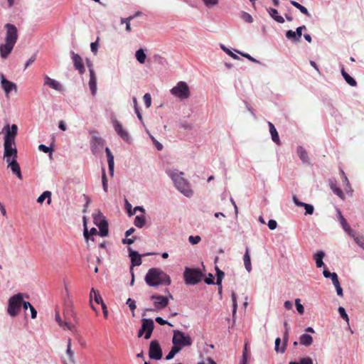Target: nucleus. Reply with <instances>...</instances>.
I'll return each instance as SVG.
<instances>
[{
	"mask_svg": "<svg viewBox=\"0 0 364 364\" xmlns=\"http://www.w3.org/2000/svg\"><path fill=\"white\" fill-rule=\"evenodd\" d=\"M207 7H213L218 4L219 0H203Z\"/></svg>",
	"mask_w": 364,
	"mask_h": 364,
	"instance_id": "nucleus-61",
	"label": "nucleus"
},
{
	"mask_svg": "<svg viewBox=\"0 0 364 364\" xmlns=\"http://www.w3.org/2000/svg\"><path fill=\"white\" fill-rule=\"evenodd\" d=\"M325 257V252L322 250L317 252L314 255V258L316 262V265L318 268H321L322 267H325L324 263L323 262V259Z\"/></svg>",
	"mask_w": 364,
	"mask_h": 364,
	"instance_id": "nucleus-26",
	"label": "nucleus"
},
{
	"mask_svg": "<svg viewBox=\"0 0 364 364\" xmlns=\"http://www.w3.org/2000/svg\"><path fill=\"white\" fill-rule=\"evenodd\" d=\"M289 364H313V360L311 358H301L299 362H290Z\"/></svg>",
	"mask_w": 364,
	"mask_h": 364,
	"instance_id": "nucleus-53",
	"label": "nucleus"
},
{
	"mask_svg": "<svg viewBox=\"0 0 364 364\" xmlns=\"http://www.w3.org/2000/svg\"><path fill=\"white\" fill-rule=\"evenodd\" d=\"M132 101H133V104H134V112L136 114L137 118L139 119V120L141 123H143V118H142V115H141V114L140 112V109H139V107L138 104H137L136 97H134L132 98Z\"/></svg>",
	"mask_w": 364,
	"mask_h": 364,
	"instance_id": "nucleus-40",
	"label": "nucleus"
},
{
	"mask_svg": "<svg viewBox=\"0 0 364 364\" xmlns=\"http://www.w3.org/2000/svg\"><path fill=\"white\" fill-rule=\"evenodd\" d=\"M231 297H232V318H233V321H235V314H236V311H237V296H236V294L235 291L232 292Z\"/></svg>",
	"mask_w": 364,
	"mask_h": 364,
	"instance_id": "nucleus-41",
	"label": "nucleus"
},
{
	"mask_svg": "<svg viewBox=\"0 0 364 364\" xmlns=\"http://www.w3.org/2000/svg\"><path fill=\"white\" fill-rule=\"evenodd\" d=\"M215 271L217 276L215 284L217 285H220V283H222L223 279L224 277V272L222 270H220L218 267H215Z\"/></svg>",
	"mask_w": 364,
	"mask_h": 364,
	"instance_id": "nucleus-46",
	"label": "nucleus"
},
{
	"mask_svg": "<svg viewBox=\"0 0 364 364\" xmlns=\"http://www.w3.org/2000/svg\"><path fill=\"white\" fill-rule=\"evenodd\" d=\"M82 196H83V198H84V199H85V205H84L82 212H83V213H86V212H87V208H88V206H89L90 203H91V200H90V198L87 196H86L85 194H83V195H82Z\"/></svg>",
	"mask_w": 364,
	"mask_h": 364,
	"instance_id": "nucleus-62",
	"label": "nucleus"
},
{
	"mask_svg": "<svg viewBox=\"0 0 364 364\" xmlns=\"http://www.w3.org/2000/svg\"><path fill=\"white\" fill-rule=\"evenodd\" d=\"M313 343V338L311 336L304 333L300 336V343L305 346H309Z\"/></svg>",
	"mask_w": 364,
	"mask_h": 364,
	"instance_id": "nucleus-31",
	"label": "nucleus"
},
{
	"mask_svg": "<svg viewBox=\"0 0 364 364\" xmlns=\"http://www.w3.org/2000/svg\"><path fill=\"white\" fill-rule=\"evenodd\" d=\"M333 284L334 285V287L336 289L337 294L340 296H343V289L341 287L338 279H336L334 282H333Z\"/></svg>",
	"mask_w": 364,
	"mask_h": 364,
	"instance_id": "nucleus-52",
	"label": "nucleus"
},
{
	"mask_svg": "<svg viewBox=\"0 0 364 364\" xmlns=\"http://www.w3.org/2000/svg\"><path fill=\"white\" fill-rule=\"evenodd\" d=\"M128 250L129 252V257H130L132 262L131 271H132L133 267L139 266L141 264V258L138 252L132 250L131 247H128Z\"/></svg>",
	"mask_w": 364,
	"mask_h": 364,
	"instance_id": "nucleus-20",
	"label": "nucleus"
},
{
	"mask_svg": "<svg viewBox=\"0 0 364 364\" xmlns=\"http://www.w3.org/2000/svg\"><path fill=\"white\" fill-rule=\"evenodd\" d=\"M330 188L331 191L337 195L339 198H343L344 194L343 191L337 186L336 183L333 181H330Z\"/></svg>",
	"mask_w": 364,
	"mask_h": 364,
	"instance_id": "nucleus-35",
	"label": "nucleus"
},
{
	"mask_svg": "<svg viewBox=\"0 0 364 364\" xmlns=\"http://www.w3.org/2000/svg\"><path fill=\"white\" fill-rule=\"evenodd\" d=\"M135 57L139 63L143 64L145 62L146 55L144 53V50L142 48H140L136 51Z\"/></svg>",
	"mask_w": 364,
	"mask_h": 364,
	"instance_id": "nucleus-36",
	"label": "nucleus"
},
{
	"mask_svg": "<svg viewBox=\"0 0 364 364\" xmlns=\"http://www.w3.org/2000/svg\"><path fill=\"white\" fill-rule=\"evenodd\" d=\"M8 163V166L10 167L13 173H14L19 179H22V174L19 164H18L16 159H12Z\"/></svg>",
	"mask_w": 364,
	"mask_h": 364,
	"instance_id": "nucleus-22",
	"label": "nucleus"
},
{
	"mask_svg": "<svg viewBox=\"0 0 364 364\" xmlns=\"http://www.w3.org/2000/svg\"><path fill=\"white\" fill-rule=\"evenodd\" d=\"M149 136H150L151 141H153L154 144L155 145L156 148L159 151L162 150L163 145L160 142H159L152 135L149 134Z\"/></svg>",
	"mask_w": 364,
	"mask_h": 364,
	"instance_id": "nucleus-63",
	"label": "nucleus"
},
{
	"mask_svg": "<svg viewBox=\"0 0 364 364\" xmlns=\"http://www.w3.org/2000/svg\"><path fill=\"white\" fill-rule=\"evenodd\" d=\"M323 274L324 277H326V278H331L332 283L338 279L336 273L331 272L328 270H327L326 268L323 271Z\"/></svg>",
	"mask_w": 364,
	"mask_h": 364,
	"instance_id": "nucleus-42",
	"label": "nucleus"
},
{
	"mask_svg": "<svg viewBox=\"0 0 364 364\" xmlns=\"http://www.w3.org/2000/svg\"><path fill=\"white\" fill-rule=\"evenodd\" d=\"M183 277L186 284L188 285H195L200 282L203 274L198 269L186 267Z\"/></svg>",
	"mask_w": 364,
	"mask_h": 364,
	"instance_id": "nucleus-5",
	"label": "nucleus"
},
{
	"mask_svg": "<svg viewBox=\"0 0 364 364\" xmlns=\"http://www.w3.org/2000/svg\"><path fill=\"white\" fill-rule=\"evenodd\" d=\"M23 299V294L21 293H18L9 298L7 307V313L9 316L16 317L18 315Z\"/></svg>",
	"mask_w": 364,
	"mask_h": 364,
	"instance_id": "nucleus-4",
	"label": "nucleus"
},
{
	"mask_svg": "<svg viewBox=\"0 0 364 364\" xmlns=\"http://www.w3.org/2000/svg\"><path fill=\"white\" fill-rule=\"evenodd\" d=\"M339 314L342 318H343L348 323L349 322L348 316L346 312V310L343 307L339 306L338 309Z\"/></svg>",
	"mask_w": 364,
	"mask_h": 364,
	"instance_id": "nucleus-51",
	"label": "nucleus"
},
{
	"mask_svg": "<svg viewBox=\"0 0 364 364\" xmlns=\"http://www.w3.org/2000/svg\"><path fill=\"white\" fill-rule=\"evenodd\" d=\"M201 241V237L199 235L193 236L191 235L188 237V242L191 245H197Z\"/></svg>",
	"mask_w": 364,
	"mask_h": 364,
	"instance_id": "nucleus-54",
	"label": "nucleus"
},
{
	"mask_svg": "<svg viewBox=\"0 0 364 364\" xmlns=\"http://www.w3.org/2000/svg\"><path fill=\"white\" fill-rule=\"evenodd\" d=\"M38 149L41 151H43L44 153H50V156L52 155V149L49 146H47L44 144H41L38 146Z\"/></svg>",
	"mask_w": 364,
	"mask_h": 364,
	"instance_id": "nucleus-60",
	"label": "nucleus"
},
{
	"mask_svg": "<svg viewBox=\"0 0 364 364\" xmlns=\"http://www.w3.org/2000/svg\"><path fill=\"white\" fill-rule=\"evenodd\" d=\"M126 304L129 306L131 311H132V316H135V313H134V311L136 309V304H135V301L132 299L131 298H129L127 300V302Z\"/></svg>",
	"mask_w": 364,
	"mask_h": 364,
	"instance_id": "nucleus-48",
	"label": "nucleus"
},
{
	"mask_svg": "<svg viewBox=\"0 0 364 364\" xmlns=\"http://www.w3.org/2000/svg\"><path fill=\"white\" fill-rule=\"evenodd\" d=\"M268 125L269 127V132H270L272 141L274 142H275L277 144H280L279 134H278V132H277L276 128L274 127V124L272 122H269Z\"/></svg>",
	"mask_w": 364,
	"mask_h": 364,
	"instance_id": "nucleus-27",
	"label": "nucleus"
},
{
	"mask_svg": "<svg viewBox=\"0 0 364 364\" xmlns=\"http://www.w3.org/2000/svg\"><path fill=\"white\" fill-rule=\"evenodd\" d=\"M166 173L171 178L174 187L184 196L191 198L193 191L190 182L184 178V173L176 168H167Z\"/></svg>",
	"mask_w": 364,
	"mask_h": 364,
	"instance_id": "nucleus-1",
	"label": "nucleus"
},
{
	"mask_svg": "<svg viewBox=\"0 0 364 364\" xmlns=\"http://www.w3.org/2000/svg\"><path fill=\"white\" fill-rule=\"evenodd\" d=\"M0 79L1 88L4 91L6 97H8L9 93L12 91H14L15 92H17L16 85L14 82L8 80L3 73H0Z\"/></svg>",
	"mask_w": 364,
	"mask_h": 364,
	"instance_id": "nucleus-15",
	"label": "nucleus"
},
{
	"mask_svg": "<svg viewBox=\"0 0 364 364\" xmlns=\"http://www.w3.org/2000/svg\"><path fill=\"white\" fill-rule=\"evenodd\" d=\"M353 239L355 243L360 247L362 249L364 250V236L363 235H356L354 232V235L351 236Z\"/></svg>",
	"mask_w": 364,
	"mask_h": 364,
	"instance_id": "nucleus-44",
	"label": "nucleus"
},
{
	"mask_svg": "<svg viewBox=\"0 0 364 364\" xmlns=\"http://www.w3.org/2000/svg\"><path fill=\"white\" fill-rule=\"evenodd\" d=\"M341 74L348 85H350L352 87H355L357 85L356 80L353 77L350 76L343 68H342L341 70Z\"/></svg>",
	"mask_w": 364,
	"mask_h": 364,
	"instance_id": "nucleus-33",
	"label": "nucleus"
},
{
	"mask_svg": "<svg viewBox=\"0 0 364 364\" xmlns=\"http://www.w3.org/2000/svg\"><path fill=\"white\" fill-rule=\"evenodd\" d=\"M290 4L292 6H294V7H296V9H298L303 14H304L309 17L311 16V14L309 12V11L307 10V9L305 6L300 4L299 3H298L295 1L291 0Z\"/></svg>",
	"mask_w": 364,
	"mask_h": 364,
	"instance_id": "nucleus-34",
	"label": "nucleus"
},
{
	"mask_svg": "<svg viewBox=\"0 0 364 364\" xmlns=\"http://www.w3.org/2000/svg\"><path fill=\"white\" fill-rule=\"evenodd\" d=\"M104 145V140L98 136H92L90 142L91 150L93 154L101 149Z\"/></svg>",
	"mask_w": 364,
	"mask_h": 364,
	"instance_id": "nucleus-21",
	"label": "nucleus"
},
{
	"mask_svg": "<svg viewBox=\"0 0 364 364\" xmlns=\"http://www.w3.org/2000/svg\"><path fill=\"white\" fill-rule=\"evenodd\" d=\"M102 184L103 191L105 193H107V191H108V181H107V176H106L105 168H102Z\"/></svg>",
	"mask_w": 364,
	"mask_h": 364,
	"instance_id": "nucleus-43",
	"label": "nucleus"
},
{
	"mask_svg": "<svg viewBox=\"0 0 364 364\" xmlns=\"http://www.w3.org/2000/svg\"><path fill=\"white\" fill-rule=\"evenodd\" d=\"M149 356L151 359L160 360L162 358V350L157 341H151L149 345Z\"/></svg>",
	"mask_w": 364,
	"mask_h": 364,
	"instance_id": "nucleus-9",
	"label": "nucleus"
},
{
	"mask_svg": "<svg viewBox=\"0 0 364 364\" xmlns=\"http://www.w3.org/2000/svg\"><path fill=\"white\" fill-rule=\"evenodd\" d=\"M150 299L154 301V310L156 311L166 308L168 304V297L164 296L154 294Z\"/></svg>",
	"mask_w": 364,
	"mask_h": 364,
	"instance_id": "nucleus-13",
	"label": "nucleus"
},
{
	"mask_svg": "<svg viewBox=\"0 0 364 364\" xmlns=\"http://www.w3.org/2000/svg\"><path fill=\"white\" fill-rule=\"evenodd\" d=\"M286 38L292 41H299V38L296 35V31H293L292 30H289L286 32Z\"/></svg>",
	"mask_w": 364,
	"mask_h": 364,
	"instance_id": "nucleus-45",
	"label": "nucleus"
},
{
	"mask_svg": "<svg viewBox=\"0 0 364 364\" xmlns=\"http://www.w3.org/2000/svg\"><path fill=\"white\" fill-rule=\"evenodd\" d=\"M134 225L139 228H141L146 223V218L144 215H136L134 218Z\"/></svg>",
	"mask_w": 364,
	"mask_h": 364,
	"instance_id": "nucleus-38",
	"label": "nucleus"
},
{
	"mask_svg": "<svg viewBox=\"0 0 364 364\" xmlns=\"http://www.w3.org/2000/svg\"><path fill=\"white\" fill-rule=\"evenodd\" d=\"M301 207H304L305 208L306 215H312L314 213V208L312 205L304 203Z\"/></svg>",
	"mask_w": 364,
	"mask_h": 364,
	"instance_id": "nucleus-55",
	"label": "nucleus"
},
{
	"mask_svg": "<svg viewBox=\"0 0 364 364\" xmlns=\"http://www.w3.org/2000/svg\"><path fill=\"white\" fill-rule=\"evenodd\" d=\"M66 354L69 357L70 362L71 363L74 364L75 363V357H74V352L71 350V339L70 338H68V340Z\"/></svg>",
	"mask_w": 364,
	"mask_h": 364,
	"instance_id": "nucleus-37",
	"label": "nucleus"
},
{
	"mask_svg": "<svg viewBox=\"0 0 364 364\" xmlns=\"http://www.w3.org/2000/svg\"><path fill=\"white\" fill-rule=\"evenodd\" d=\"M70 55L75 68L79 72L80 74H84L85 72V68L82 63V58L78 54L75 53L74 51H70Z\"/></svg>",
	"mask_w": 364,
	"mask_h": 364,
	"instance_id": "nucleus-17",
	"label": "nucleus"
},
{
	"mask_svg": "<svg viewBox=\"0 0 364 364\" xmlns=\"http://www.w3.org/2000/svg\"><path fill=\"white\" fill-rule=\"evenodd\" d=\"M170 92L172 95L180 100H186L190 96L189 87L183 81L178 82L176 86L171 89Z\"/></svg>",
	"mask_w": 364,
	"mask_h": 364,
	"instance_id": "nucleus-7",
	"label": "nucleus"
},
{
	"mask_svg": "<svg viewBox=\"0 0 364 364\" xmlns=\"http://www.w3.org/2000/svg\"><path fill=\"white\" fill-rule=\"evenodd\" d=\"M6 30L5 43L0 45V55L2 58H6L11 53L18 39V30L15 25L6 23L4 26Z\"/></svg>",
	"mask_w": 364,
	"mask_h": 364,
	"instance_id": "nucleus-2",
	"label": "nucleus"
},
{
	"mask_svg": "<svg viewBox=\"0 0 364 364\" xmlns=\"http://www.w3.org/2000/svg\"><path fill=\"white\" fill-rule=\"evenodd\" d=\"M82 221H83V227H84V237H85V240H88L89 237H88V230H87V226L86 216H83Z\"/></svg>",
	"mask_w": 364,
	"mask_h": 364,
	"instance_id": "nucleus-59",
	"label": "nucleus"
},
{
	"mask_svg": "<svg viewBox=\"0 0 364 364\" xmlns=\"http://www.w3.org/2000/svg\"><path fill=\"white\" fill-rule=\"evenodd\" d=\"M89 87L92 95L95 96L97 93V78L95 73L92 74L91 73V74H90Z\"/></svg>",
	"mask_w": 364,
	"mask_h": 364,
	"instance_id": "nucleus-28",
	"label": "nucleus"
},
{
	"mask_svg": "<svg viewBox=\"0 0 364 364\" xmlns=\"http://www.w3.org/2000/svg\"><path fill=\"white\" fill-rule=\"evenodd\" d=\"M105 152H106L107 157L109 173L111 176H114V156L108 147L105 148Z\"/></svg>",
	"mask_w": 364,
	"mask_h": 364,
	"instance_id": "nucleus-24",
	"label": "nucleus"
},
{
	"mask_svg": "<svg viewBox=\"0 0 364 364\" xmlns=\"http://www.w3.org/2000/svg\"><path fill=\"white\" fill-rule=\"evenodd\" d=\"M296 153L303 163H309L308 154L303 146H298L296 149Z\"/></svg>",
	"mask_w": 364,
	"mask_h": 364,
	"instance_id": "nucleus-29",
	"label": "nucleus"
},
{
	"mask_svg": "<svg viewBox=\"0 0 364 364\" xmlns=\"http://www.w3.org/2000/svg\"><path fill=\"white\" fill-rule=\"evenodd\" d=\"M268 13L269 14V16L277 22L279 23H284V18L282 16H279V14H278V11L277 9H273V8H269L268 9Z\"/></svg>",
	"mask_w": 364,
	"mask_h": 364,
	"instance_id": "nucleus-30",
	"label": "nucleus"
},
{
	"mask_svg": "<svg viewBox=\"0 0 364 364\" xmlns=\"http://www.w3.org/2000/svg\"><path fill=\"white\" fill-rule=\"evenodd\" d=\"M93 222L99 228L100 235L106 237L108 235V223L100 210L93 215Z\"/></svg>",
	"mask_w": 364,
	"mask_h": 364,
	"instance_id": "nucleus-8",
	"label": "nucleus"
},
{
	"mask_svg": "<svg viewBox=\"0 0 364 364\" xmlns=\"http://www.w3.org/2000/svg\"><path fill=\"white\" fill-rule=\"evenodd\" d=\"M181 350V347L174 346L171 348L170 352L166 356V360H170L174 358V356Z\"/></svg>",
	"mask_w": 364,
	"mask_h": 364,
	"instance_id": "nucleus-39",
	"label": "nucleus"
},
{
	"mask_svg": "<svg viewBox=\"0 0 364 364\" xmlns=\"http://www.w3.org/2000/svg\"><path fill=\"white\" fill-rule=\"evenodd\" d=\"M4 156L6 159V161H9V160L12 159L17 158V149L16 148L15 143L4 141Z\"/></svg>",
	"mask_w": 364,
	"mask_h": 364,
	"instance_id": "nucleus-14",
	"label": "nucleus"
},
{
	"mask_svg": "<svg viewBox=\"0 0 364 364\" xmlns=\"http://www.w3.org/2000/svg\"><path fill=\"white\" fill-rule=\"evenodd\" d=\"M3 131L5 132L4 141L15 143V137L17 135L18 127L16 124H6L4 126Z\"/></svg>",
	"mask_w": 364,
	"mask_h": 364,
	"instance_id": "nucleus-11",
	"label": "nucleus"
},
{
	"mask_svg": "<svg viewBox=\"0 0 364 364\" xmlns=\"http://www.w3.org/2000/svg\"><path fill=\"white\" fill-rule=\"evenodd\" d=\"M131 20H132V17L122 18L120 20V22L122 24H124V23L126 24L125 30H126V31H127L129 33L132 31V28H131V26H130Z\"/></svg>",
	"mask_w": 364,
	"mask_h": 364,
	"instance_id": "nucleus-47",
	"label": "nucleus"
},
{
	"mask_svg": "<svg viewBox=\"0 0 364 364\" xmlns=\"http://www.w3.org/2000/svg\"><path fill=\"white\" fill-rule=\"evenodd\" d=\"M46 198H48L47 203L50 205L51 203V193L48 191H44L41 196H39L37 198V202L43 203Z\"/></svg>",
	"mask_w": 364,
	"mask_h": 364,
	"instance_id": "nucleus-32",
	"label": "nucleus"
},
{
	"mask_svg": "<svg viewBox=\"0 0 364 364\" xmlns=\"http://www.w3.org/2000/svg\"><path fill=\"white\" fill-rule=\"evenodd\" d=\"M92 299H94L95 301L98 304L102 305V304H105L99 291H96L94 288L91 289V291L90 293V307L92 309V310L96 311L97 309L95 307V306L92 304Z\"/></svg>",
	"mask_w": 364,
	"mask_h": 364,
	"instance_id": "nucleus-18",
	"label": "nucleus"
},
{
	"mask_svg": "<svg viewBox=\"0 0 364 364\" xmlns=\"http://www.w3.org/2000/svg\"><path fill=\"white\" fill-rule=\"evenodd\" d=\"M145 282L149 287L168 286L171 284V278L160 269L151 268L145 276Z\"/></svg>",
	"mask_w": 364,
	"mask_h": 364,
	"instance_id": "nucleus-3",
	"label": "nucleus"
},
{
	"mask_svg": "<svg viewBox=\"0 0 364 364\" xmlns=\"http://www.w3.org/2000/svg\"><path fill=\"white\" fill-rule=\"evenodd\" d=\"M241 18L245 21V22H247V23H252L253 21V18L252 16L245 12V11H242V14H241Z\"/></svg>",
	"mask_w": 364,
	"mask_h": 364,
	"instance_id": "nucleus-57",
	"label": "nucleus"
},
{
	"mask_svg": "<svg viewBox=\"0 0 364 364\" xmlns=\"http://www.w3.org/2000/svg\"><path fill=\"white\" fill-rule=\"evenodd\" d=\"M44 85H48L52 89L59 92H62L63 90L62 85L58 81L50 78L48 75L44 76Z\"/></svg>",
	"mask_w": 364,
	"mask_h": 364,
	"instance_id": "nucleus-19",
	"label": "nucleus"
},
{
	"mask_svg": "<svg viewBox=\"0 0 364 364\" xmlns=\"http://www.w3.org/2000/svg\"><path fill=\"white\" fill-rule=\"evenodd\" d=\"M3 131L5 132L4 141L15 143V137L17 135L18 127L16 124H6L4 126Z\"/></svg>",
	"mask_w": 364,
	"mask_h": 364,
	"instance_id": "nucleus-10",
	"label": "nucleus"
},
{
	"mask_svg": "<svg viewBox=\"0 0 364 364\" xmlns=\"http://www.w3.org/2000/svg\"><path fill=\"white\" fill-rule=\"evenodd\" d=\"M338 216L340 221V223L343 228V229L348 233L349 236H353L354 235V230H353L349 225L348 224L346 220L341 214V212L338 210Z\"/></svg>",
	"mask_w": 364,
	"mask_h": 364,
	"instance_id": "nucleus-23",
	"label": "nucleus"
},
{
	"mask_svg": "<svg viewBox=\"0 0 364 364\" xmlns=\"http://www.w3.org/2000/svg\"><path fill=\"white\" fill-rule=\"evenodd\" d=\"M112 125L116 133L126 142H129L131 137L129 132L124 129L122 124L116 119H112Z\"/></svg>",
	"mask_w": 364,
	"mask_h": 364,
	"instance_id": "nucleus-12",
	"label": "nucleus"
},
{
	"mask_svg": "<svg viewBox=\"0 0 364 364\" xmlns=\"http://www.w3.org/2000/svg\"><path fill=\"white\" fill-rule=\"evenodd\" d=\"M55 320L56 321L59 323V325L62 327H67L68 329H71V328L73 327L72 325H70V323H68V322H63L62 321V319L60 316V314L58 313H56L55 314Z\"/></svg>",
	"mask_w": 364,
	"mask_h": 364,
	"instance_id": "nucleus-49",
	"label": "nucleus"
},
{
	"mask_svg": "<svg viewBox=\"0 0 364 364\" xmlns=\"http://www.w3.org/2000/svg\"><path fill=\"white\" fill-rule=\"evenodd\" d=\"M301 300L299 299H296L295 300V305L297 311L299 314H303L304 312V306L300 303Z\"/></svg>",
	"mask_w": 364,
	"mask_h": 364,
	"instance_id": "nucleus-56",
	"label": "nucleus"
},
{
	"mask_svg": "<svg viewBox=\"0 0 364 364\" xmlns=\"http://www.w3.org/2000/svg\"><path fill=\"white\" fill-rule=\"evenodd\" d=\"M192 343L193 341L188 335L179 330L173 331L172 343L174 346L181 347L182 349L183 347L191 346Z\"/></svg>",
	"mask_w": 364,
	"mask_h": 364,
	"instance_id": "nucleus-6",
	"label": "nucleus"
},
{
	"mask_svg": "<svg viewBox=\"0 0 364 364\" xmlns=\"http://www.w3.org/2000/svg\"><path fill=\"white\" fill-rule=\"evenodd\" d=\"M221 49L228 55L231 56L233 59L238 60L240 58L236 54L233 53L229 48H226L223 44L220 45Z\"/></svg>",
	"mask_w": 364,
	"mask_h": 364,
	"instance_id": "nucleus-50",
	"label": "nucleus"
},
{
	"mask_svg": "<svg viewBox=\"0 0 364 364\" xmlns=\"http://www.w3.org/2000/svg\"><path fill=\"white\" fill-rule=\"evenodd\" d=\"M144 104H145V106L146 108H149L150 107L151 105V95L149 93H146L144 95Z\"/></svg>",
	"mask_w": 364,
	"mask_h": 364,
	"instance_id": "nucleus-58",
	"label": "nucleus"
},
{
	"mask_svg": "<svg viewBox=\"0 0 364 364\" xmlns=\"http://www.w3.org/2000/svg\"><path fill=\"white\" fill-rule=\"evenodd\" d=\"M141 322L142 330L145 331L144 338L149 339L151 338L154 328V321L151 318H142Z\"/></svg>",
	"mask_w": 364,
	"mask_h": 364,
	"instance_id": "nucleus-16",
	"label": "nucleus"
},
{
	"mask_svg": "<svg viewBox=\"0 0 364 364\" xmlns=\"http://www.w3.org/2000/svg\"><path fill=\"white\" fill-rule=\"evenodd\" d=\"M243 261L245 269L250 272L252 271V264H251V259L250 255V250L248 247H246L245 255L243 256Z\"/></svg>",
	"mask_w": 364,
	"mask_h": 364,
	"instance_id": "nucleus-25",
	"label": "nucleus"
},
{
	"mask_svg": "<svg viewBox=\"0 0 364 364\" xmlns=\"http://www.w3.org/2000/svg\"><path fill=\"white\" fill-rule=\"evenodd\" d=\"M237 52L238 53H240L242 56L246 58L247 59H248L249 60H250L251 62H253V63H259V62L256 60L255 58H254L253 57H252L250 55H249L248 53H241L240 51H237Z\"/></svg>",
	"mask_w": 364,
	"mask_h": 364,
	"instance_id": "nucleus-64",
	"label": "nucleus"
}]
</instances>
